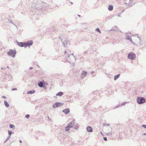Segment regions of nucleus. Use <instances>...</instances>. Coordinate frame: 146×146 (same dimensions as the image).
<instances>
[{
	"label": "nucleus",
	"instance_id": "9b49d317",
	"mask_svg": "<svg viewBox=\"0 0 146 146\" xmlns=\"http://www.w3.org/2000/svg\"><path fill=\"white\" fill-rule=\"evenodd\" d=\"M113 7L112 6L110 5L108 7V9L109 11H112L113 9Z\"/></svg>",
	"mask_w": 146,
	"mask_h": 146
},
{
	"label": "nucleus",
	"instance_id": "423d86ee",
	"mask_svg": "<svg viewBox=\"0 0 146 146\" xmlns=\"http://www.w3.org/2000/svg\"><path fill=\"white\" fill-rule=\"evenodd\" d=\"M87 130L88 132H91L92 131V127L90 126H88L87 127Z\"/></svg>",
	"mask_w": 146,
	"mask_h": 146
},
{
	"label": "nucleus",
	"instance_id": "f3484780",
	"mask_svg": "<svg viewBox=\"0 0 146 146\" xmlns=\"http://www.w3.org/2000/svg\"><path fill=\"white\" fill-rule=\"evenodd\" d=\"M70 128L69 127V126H67L65 128V131H67L70 130Z\"/></svg>",
	"mask_w": 146,
	"mask_h": 146
},
{
	"label": "nucleus",
	"instance_id": "f257e3e1",
	"mask_svg": "<svg viewBox=\"0 0 146 146\" xmlns=\"http://www.w3.org/2000/svg\"><path fill=\"white\" fill-rule=\"evenodd\" d=\"M33 44V42L32 41H30L28 42H19L17 43L19 46L21 47H25L28 46H29Z\"/></svg>",
	"mask_w": 146,
	"mask_h": 146
},
{
	"label": "nucleus",
	"instance_id": "ddd939ff",
	"mask_svg": "<svg viewBox=\"0 0 146 146\" xmlns=\"http://www.w3.org/2000/svg\"><path fill=\"white\" fill-rule=\"evenodd\" d=\"M4 104H5V106L6 107H8L9 106V104L7 102V101L5 100L4 101Z\"/></svg>",
	"mask_w": 146,
	"mask_h": 146
},
{
	"label": "nucleus",
	"instance_id": "b1692460",
	"mask_svg": "<svg viewBox=\"0 0 146 146\" xmlns=\"http://www.w3.org/2000/svg\"><path fill=\"white\" fill-rule=\"evenodd\" d=\"M2 97L3 98H4V99H5L6 98V97L4 96H2Z\"/></svg>",
	"mask_w": 146,
	"mask_h": 146
},
{
	"label": "nucleus",
	"instance_id": "7ed1b4c3",
	"mask_svg": "<svg viewBox=\"0 0 146 146\" xmlns=\"http://www.w3.org/2000/svg\"><path fill=\"white\" fill-rule=\"evenodd\" d=\"M16 53V52L15 50H10L8 52V54L9 55L13 57H15Z\"/></svg>",
	"mask_w": 146,
	"mask_h": 146
},
{
	"label": "nucleus",
	"instance_id": "39448f33",
	"mask_svg": "<svg viewBox=\"0 0 146 146\" xmlns=\"http://www.w3.org/2000/svg\"><path fill=\"white\" fill-rule=\"evenodd\" d=\"M63 105V103H56L54 104L53 105V107L54 108H57L60 106H62Z\"/></svg>",
	"mask_w": 146,
	"mask_h": 146
},
{
	"label": "nucleus",
	"instance_id": "dca6fc26",
	"mask_svg": "<svg viewBox=\"0 0 146 146\" xmlns=\"http://www.w3.org/2000/svg\"><path fill=\"white\" fill-rule=\"evenodd\" d=\"M120 76V74L117 75L114 77V80H116L117 79L119 76Z\"/></svg>",
	"mask_w": 146,
	"mask_h": 146
},
{
	"label": "nucleus",
	"instance_id": "aec40b11",
	"mask_svg": "<svg viewBox=\"0 0 146 146\" xmlns=\"http://www.w3.org/2000/svg\"><path fill=\"white\" fill-rule=\"evenodd\" d=\"M29 117V115L27 114L25 116V117L27 118H28Z\"/></svg>",
	"mask_w": 146,
	"mask_h": 146
},
{
	"label": "nucleus",
	"instance_id": "9d476101",
	"mask_svg": "<svg viewBox=\"0 0 146 146\" xmlns=\"http://www.w3.org/2000/svg\"><path fill=\"white\" fill-rule=\"evenodd\" d=\"M123 1L125 4H127L129 3L130 0H123Z\"/></svg>",
	"mask_w": 146,
	"mask_h": 146
},
{
	"label": "nucleus",
	"instance_id": "a211bd4d",
	"mask_svg": "<svg viewBox=\"0 0 146 146\" xmlns=\"http://www.w3.org/2000/svg\"><path fill=\"white\" fill-rule=\"evenodd\" d=\"M96 31H98V32H99L100 33H101L100 31V30L99 29V28H96Z\"/></svg>",
	"mask_w": 146,
	"mask_h": 146
},
{
	"label": "nucleus",
	"instance_id": "4be33fe9",
	"mask_svg": "<svg viewBox=\"0 0 146 146\" xmlns=\"http://www.w3.org/2000/svg\"><path fill=\"white\" fill-rule=\"evenodd\" d=\"M104 139L105 141H106L107 140V138L106 137H104Z\"/></svg>",
	"mask_w": 146,
	"mask_h": 146
},
{
	"label": "nucleus",
	"instance_id": "4468645a",
	"mask_svg": "<svg viewBox=\"0 0 146 146\" xmlns=\"http://www.w3.org/2000/svg\"><path fill=\"white\" fill-rule=\"evenodd\" d=\"M63 94V93L62 92H60L57 93L56 94V95L57 96H61Z\"/></svg>",
	"mask_w": 146,
	"mask_h": 146
},
{
	"label": "nucleus",
	"instance_id": "393cba45",
	"mask_svg": "<svg viewBox=\"0 0 146 146\" xmlns=\"http://www.w3.org/2000/svg\"><path fill=\"white\" fill-rule=\"evenodd\" d=\"M19 141H20V143H22V141H21V140H20Z\"/></svg>",
	"mask_w": 146,
	"mask_h": 146
},
{
	"label": "nucleus",
	"instance_id": "f8f14e48",
	"mask_svg": "<svg viewBox=\"0 0 146 146\" xmlns=\"http://www.w3.org/2000/svg\"><path fill=\"white\" fill-rule=\"evenodd\" d=\"M35 92V91L34 90H33L32 91H29L27 92V94H33Z\"/></svg>",
	"mask_w": 146,
	"mask_h": 146
},
{
	"label": "nucleus",
	"instance_id": "5701e85b",
	"mask_svg": "<svg viewBox=\"0 0 146 146\" xmlns=\"http://www.w3.org/2000/svg\"><path fill=\"white\" fill-rule=\"evenodd\" d=\"M11 132L9 131V135L11 136Z\"/></svg>",
	"mask_w": 146,
	"mask_h": 146
},
{
	"label": "nucleus",
	"instance_id": "6e6552de",
	"mask_svg": "<svg viewBox=\"0 0 146 146\" xmlns=\"http://www.w3.org/2000/svg\"><path fill=\"white\" fill-rule=\"evenodd\" d=\"M67 126H69V127L70 128L72 127L73 126V124L72 123H70L68 124Z\"/></svg>",
	"mask_w": 146,
	"mask_h": 146
},
{
	"label": "nucleus",
	"instance_id": "6ab92c4d",
	"mask_svg": "<svg viewBox=\"0 0 146 146\" xmlns=\"http://www.w3.org/2000/svg\"><path fill=\"white\" fill-rule=\"evenodd\" d=\"M9 126L10 127L12 128H13L14 127V126L12 124H10Z\"/></svg>",
	"mask_w": 146,
	"mask_h": 146
},
{
	"label": "nucleus",
	"instance_id": "0eeeda50",
	"mask_svg": "<svg viewBox=\"0 0 146 146\" xmlns=\"http://www.w3.org/2000/svg\"><path fill=\"white\" fill-rule=\"evenodd\" d=\"M62 111L66 114H67L69 112L70 110L69 109H66L63 110Z\"/></svg>",
	"mask_w": 146,
	"mask_h": 146
},
{
	"label": "nucleus",
	"instance_id": "412c9836",
	"mask_svg": "<svg viewBox=\"0 0 146 146\" xmlns=\"http://www.w3.org/2000/svg\"><path fill=\"white\" fill-rule=\"evenodd\" d=\"M142 127H144L145 128H146V125H142Z\"/></svg>",
	"mask_w": 146,
	"mask_h": 146
},
{
	"label": "nucleus",
	"instance_id": "1a4fd4ad",
	"mask_svg": "<svg viewBox=\"0 0 146 146\" xmlns=\"http://www.w3.org/2000/svg\"><path fill=\"white\" fill-rule=\"evenodd\" d=\"M87 73L86 72L83 71L82 72V77L83 76V77H85Z\"/></svg>",
	"mask_w": 146,
	"mask_h": 146
},
{
	"label": "nucleus",
	"instance_id": "2eb2a0df",
	"mask_svg": "<svg viewBox=\"0 0 146 146\" xmlns=\"http://www.w3.org/2000/svg\"><path fill=\"white\" fill-rule=\"evenodd\" d=\"M39 86L40 87H42L43 86V83L41 82H40L38 84Z\"/></svg>",
	"mask_w": 146,
	"mask_h": 146
},
{
	"label": "nucleus",
	"instance_id": "a878e982",
	"mask_svg": "<svg viewBox=\"0 0 146 146\" xmlns=\"http://www.w3.org/2000/svg\"><path fill=\"white\" fill-rule=\"evenodd\" d=\"M130 40H131V41L132 42H132V40H131V39Z\"/></svg>",
	"mask_w": 146,
	"mask_h": 146
},
{
	"label": "nucleus",
	"instance_id": "f03ea898",
	"mask_svg": "<svg viewBox=\"0 0 146 146\" xmlns=\"http://www.w3.org/2000/svg\"><path fill=\"white\" fill-rule=\"evenodd\" d=\"M137 101L138 104H141L145 103L146 101V100L143 97H138L137 98Z\"/></svg>",
	"mask_w": 146,
	"mask_h": 146
},
{
	"label": "nucleus",
	"instance_id": "20e7f679",
	"mask_svg": "<svg viewBox=\"0 0 146 146\" xmlns=\"http://www.w3.org/2000/svg\"><path fill=\"white\" fill-rule=\"evenodd\" d=\"M129 58L131 60H134L136 57V56L135 54L132 52L130 53L128 56Z\"/></svg>",
	"mask_w": 146,
	"mask_h": 146
}]
</instances>
